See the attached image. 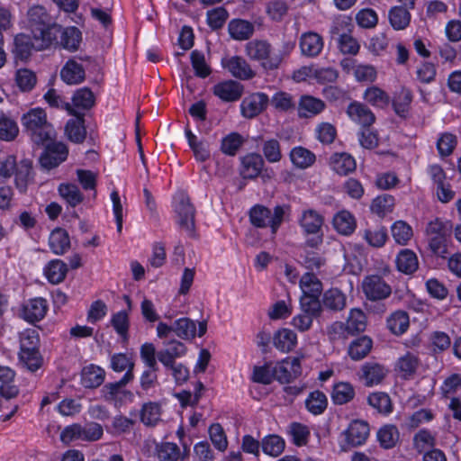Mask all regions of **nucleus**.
<instances>
[{"label": "nucleus", "mask_w": 461, "mask_h": 461, "mask_svg": "<svg viewBox=\"0 0 461 461\" xmlns=\"http://www.w3.org/2000/svg\"><path fill=\"white\" fill-rule=\"evenodd\" d=\"M28 26L38 50L50 47L57 41L60 26L52 23L50 15L41 5H34L27 12Z\"/></svg>", "instance_id": "f257e3e1"}, {"label": "nucleus", "mask_w": 461, "mask_h": 461, "mask_svg": "<svg viewBox=\"0 0 461 461\" xmlns=\"http://www.w3.org/2000/svg\"><path fill=\"white\" fill-rule=\"evenodd\" d=\"M21 122L24 131L36 144H63L57 141V132L48 122L43 109H31L22 116Z\"/></svg>", "instance_id": "f03ea898"}, {"label": "nucleus", "mask_w": 461, "mask_h": 461, "mask_svg": "<svg viewBox=\"0 0 461 461\" xmlns=\"http://www.w3.org/2000/svg\"><path fill=\"white\" fill-rule=\"evenodd\" d=\"M246 54L249 59L259 61L265 70H275L282 62L278 55L271 57L272 47L267 41L254 40L246 44Z\"/></svg>", "instance_id": "7ed1b4c3"}, {"label": "nucleus", "mask_w": 461, "mask_h": 461, "mask_svg": "<svg viewBox=\"0 0 461 461\" xmlns=\"http://www.w3.org/2000/svg\"><path fill=\"white\" fill-rule=\"evenodd\" d=\"M285 209L283 206L277 205L275 207L274 213L262 205L254 206L249 212L250 221L253 225L263 228L270 226L272 232L276 233L279 225L283 221Z\"/></svg>", "instance_id": "20e7f679"}, {"label": "nucleus", "mask_w": 461, "mask_h": 461, "mask_svg": "<svg viewBox=\"0 0 461 461\" xmlns=\"http://www.w3.org/2000/svg\"><path fill=\"white\" fill-rule=\"evenodd\" d=\"M177 214V223L181 230L189 237H195V209L185 194H180L175 209Z\"/></svg>", "instance_id": "39448f33"}, {"label": "nucleus", "mask_w": 461, "mask_h": 461, "mask_svg": "<svg viewBox=\"0 0 461 461\" xmlns=\"http://www.w3.org/2000/svg\"><path fill=\"white\" fill-rule=\"evenodd\" d=\"M133 378L134 375L130 371L126 372L121 380L114 383H107L101 390L103 398L106 402H113L114 403H121L125 399H132V393L125 387Z\"/></svg>", "instance_id": "423d86ee"}, {"label": "nucleus", "mask_w": 461, "mask_h": 461, "mask_svg": "<svg viewBox=\"0 0 461 461\" xmlns=\"http://www.w3.org/2000/svg\"><path fill=\"white\" fill-rule=\"evenodd\" d=\"M362 289L366 299L373 303L383 301L392 294L391 286L378 275L366 276Z\"/></svg>", "instance_id": "0eeeda50"}, {"label": "nucleus", "mask_w": 461, "mask_h": 461, "mask_svg": "<svg viewBox=\"0 0 461 461\" xmlns=\"http://www.w3.org/2000/svg\"><path fill=\"white\" fill-rule=\"evenodd\" d=\"M268 104L269 97L267 94L261 92L252 93L241 101V114L247 119H253L262 113Z\"/></svg>", "instance_id": "6e6552de"}, {"label": "nucleus", "mask_w": 461, "mask_h": 461, "mask_svg": "<svg viewBox=\"0 0 461 461\" xmlns=\"http://www.w3.org/2000/svg\"><path fill=\"white\" fill-rule=\"evenodd\" d=\"M302 374L299 357H287L274 367L275 379L281 384H290Z\"/></svg>", "instance_id": "1a4fd4ad"}, {"label": "nucleus", "mask_w": 461, "mask_h": 461, "mask_svg": "<svg viewBox=\"0 0 461 461\" xmlns=\"http://www.w3.org/2000/svg\"><path fill=\"white\" fill-rule=\"evenodd\" d=\"M221 64L235 78L249 80L256 76V72L251 68L248 61L240 56H232L229 59H224Z\"/></svg>", "instance_id": "9d476101"}, {"label": "nucleus", "mask_w": 461, "mask_h": 461, "mask_svg": "<svg viewBox=\"0 0 461 461\" xmlns=\"http://www.w3.org/2000/svg\"><path fill=\"white\" fill-rule=\"evenodd\" d=\"M298 116L302 119L312 118L322 113L326 104L324 101L310 95H301L296 105Z\"/></svg>", "instance_id": "9b49d317"}, {"label": "nucleus", "mask_w": 461, "mask_h": 461, "mask_svg": "<svg viewBox=\"0 0 461 461\" xmlns=\"http://www.w3.org/2000/svg\"><path fill=\"white\" fill-rule=\"evenodd\" d=\"M244 91V86L238 81L226 80L213 86V94L224 102L239 100Z\"/></svg>", "instance_id": "f8f14e48"}, {"label": "nucleus", "mask_w": 461, "mask_h": 461, "mask_svg": "<svg viewBox=\"0 0 461 461\" xmlns=\"http://www.w3.org/2000/svg\"><path fill=\"white\" fill-rule=\"evenodd\" d=\"M47 311V301L38 297L29 300L23 305L22 317L30 323H35L44 318Z\"/></svg>", "instance_id": "ddd939ff"}, {"label": "nucleus", "mask_w": 461, "mask_h": 461, "mask_svg": "<svg viewBox=\"0 0 461 461\" xmlns=\"http://www.w3.org/2000/svg\"><path fill=\"white\" fill-rule=\"evenodd\" d=\"M68 153L67 146H46L40 157L41 166L48 170L54 168L66 160Z\"/></svg>", "instance_id": "4468645a"}, {"label": "nucleus", "mask_w": 461, "mask_h": 461, "mask_svg": "<svg viewBox=\"0 0 461 461\" xmlns=\"http://www.w3.org/2000/svg\"><path fill=\"white\" fill-rule=\"evenodd\" d=\"M72 115L75 116V119L68 121L65 126V134L71 142L81 143L85 140L86 135L84 113L76 111V114Z\"/></svg>", "instance_id": "2eb2a0df"}, {"label": "nucleus", "mask_w": 461, "mask_h": 461, "mask_svg": "<svg viewBox=\"0 0 461 461\" xmlns=\"http://www.w3.org/2000/svg\"><path fill=\"white\" fill-rule=\"evenodd\" d=\"M166 348L159 350L157 357L165 366H172L175 359L184 356L186 352V347L180 341L172 339L166 344Z\"/></svg>", "instance_id": "dca6fc26"}, {"label": "nucleus", "mask_w": 461, "mask_h": 461, "mask_svg": "<svg viewBox=\"0 0 461 461\" xmlns=\"http://www.w3.org/2000/svg\"><path fill=\"white\" fill-rule=\"evenodd\" d=\"M347 442L352 446L357 447L363 444L369 435V426L364 420H353L345 432Z\"/></svg>", "instance_id": "f3484780"}, {"label": "nucleus", "mask_w": 461, "mask_h": 461, "mask_svg": "<svg viewBox=\"0 0 461 461\" xmlns=\"http://www.w3.org/2000/svg\"><path fill=\"white\" fill-rule=\"evenodd\" d=\"M347 114L352 121L361 124L363 127L371 126L375 120L372 111L358 102H353L348 106Z\"/></svg>", "instance_id": "a211bd4d"}, {"label": "nucleus", "mask_w": 461, "mask_h": 461, "mask_svg": "<svg viewBox=\"0 0 461 461\" xmlns=\"http://www.w3.org/2000/svg\"><path fill=\"white\" fill-rule=\"evenodd\" d=\"M300 48L303 55L316 57L323 48L322 38L320 34L313 32H305L301 36Z\"/></svg>", "instance_id": "6ab92c4d"}, {"label": "nucleus", "mask_w": 461, "mask_h": 461, "mask_svg": "<svg viewBox=\"0 0 461 461\" xmlns=\"http://www.w3.org/2000/svg\"><path fill=\"white\" fill-rule=\"evenodd\" d=\"M60 37V41H54L53 43L59 44L63 49L69 51H76L78 50L82 41V33L78 28L69 26L62 29L60 26V32L58 37Z\"/></svg>", "instance_id": "aec40b11"}, {"label": "nucleus", "mask_w": 461, "mask_h": 461, "mask_svg": "<svg viewBox=\"0 0 461 461\" xmlns=\"http://www.w3.org/2000/svg\"><path fill=\"white\" fill-rule=\"evenodd\" d=\"M263 166L262 157L256 153H250L241 158L240 175L243 178H255L261 173Z\"/></svg>", "instance_id": "412c9836"}, {"label": "nucleus", "mask_w": 461, "mask_h": 461, "mask_svg": "<svg viewBox=\"0 0 461 461\" xmlns=\"http://www.w3.org/2000/svg\"><path fill=\"white\" fill-rule=\"evenodd\" d=\"M32 179V162L30 159H23L14 171V185L20 193L27 191L28 185Z\"/></svg>", "instance_id": "4be33fe9"}, {"label": "nucleus", "mask_w": 461, "mask_h": 461, "mask_svg": "<svg viewBox=\"0 0 461 461\" xmlns=\"http://www.w3.org/2000/svg\"><path fill=\"white\" fill-rule=\"evenodd\" d=\"M322 308L331 312H340L347 304V297L338 288H330L324 292L321 300Z\"/></svg>", "instance_id": "5701e85b"}, {"label": "nucleus", "mask_w": 461, "mask_h": 461, "mask_svg": "<svg viewBox=\"0 0 461 461\" xmlns=\"http://www.w3.org/2000/svg\"><path fill=\"white\" fill-rule=\"evenodd\" d=\"M361 373L360 378L365 381V384L371 386L384 380L386 370L380 364L369 362L362 366Z\"/></svg>", "instance_id": "b1692460"}, {"label": "nucleus", "mask_w": 461, "mask_h": 461, "mask_svg": "<svg viewBox=\"0 0 461 461\" xmlns=\"http://www.w3.org/2000/svg\"><path fill=\"white\" fill-rule=\"evenodd\" d=\"M60 77L68 85H77L84 81L86 73L82 65L74 59H69L60 71Z\"/></svg>", "instance_id": "393cba45"}, {"label": "nucleus", "mask_w": 461, "mask_h": 461, "mask_svg": "<svg viewBox=\"0 0 461 461\" xmlns=\"http://www.w3.org/2000/svg\"><path fill=\"white\" fill-rule=\"evenodd\" d=\"M332 169L339 175L346 176L356 169V161L348 153H336L330 158Z\"/></svg>", "instance_id": "a878e982"}, {"label": "nucleus", "mask_w": 461, "mask_h": 461, "mask_svg": "<svg viewBox=\"0 0 461 461\" xmlns=\"http://www.w3.org/2000/svg\"><path fill=\"white\" fill-rule=\"evenodd\" d=\"M228 30L232 39L245 41L253 35L254 25L246 20L234 19L229 23Z\"/></svg>", "instance_id": "bb28decb"}, {"label": "nucleus", "mask_w": 461, "mask_h": 461, "mask_svg": "<svg viewBox=\"0 0 461 461\" xmlns=\"http://www.w3.org/2000/svg\"><path fill=\"white\" fill-rule=\"evenodd\" d=\"M322 224V216L314 210L303 212L300 219V225L307 235L321 232Z\"/></svg>", "instance_id": "cd10ccee"}, {"label": "nucleus", "mask_w": 461, "mask_h": 461, "mask_svg": "<svg viewBox=\"0 0 461 461\" xmlns=\"http://www.w3.org/2000/svg\"><path fill=\"white\" fill-rule=\"evenodd\" d=\"M49 244L54 254L63 255L70 248L68 233L61 228L53 230L49 239Z\"/></svg>", "instance_id": "c85d7f7f"}, {"label": "nucleus", "mask_w": 461, "mask_h": 461, "mask_svg": "<svg viewBox=\"0 0 461 461\" xmlns=\"http://www.w3.org/2000/svg\"><path fill=\"white\" fill-rule=\"evenodd\" d=\"M300 287L303 291L302 296L320 299L322 292V284L319 278L312 274H304L300 280Z\"/></svg>", "instance_id": "c756f323"}, {"label": "nucleus", "mask_w": 461, "mask_h": 461, "mask_svg": "<svg viewBox=\"0 0 461 461\" xmlns=\"http://www.w3.org/2000/svg\"><path fill=\"white\" fill-rule=\"evenodd\" d=\"M104 375V370L101 367L89 365L82 370V384L86 388H96L103 384Z\"/></svg>", "instance_id": "7c9ffc66"}, {"label": "nucleus", "mask_w": 461, "mask_h": 461, "mask_svg": "<svg viewBox=\"0 0 461 461\" xmlns=\"http://www.w3.org/2000/svg\"><path fill=\"white\" fill-rule=\"evenodd\" d=\"M59 194L71 207H76L84 201V194L79 187L72 183H62L58 187Z\"/></svg>", "instance_id": "2f4dec72"}, {"label": "nucleus", "mask_w": 461, "mask_h": 461, "mask_svg": "<svg viewBox=\"0 0 461 461\" xmlns=\"http://www.w3.org/2000/svg\"><path fill=\"white\" fill-rule=\"evenodd\" d=\"M155 450L159 461H178L185 458V455H181L180 448L176 443L162 442L157 444Z\"/></svg>", "instance_id": "473e14b6"}, {"label": "nucleus", "mask_w": 461, "mask_h": 461, "mask_svg": "<svg viewBox=\"0 0 461 461\" xmlns=\"http://www.w3.org/2000/svg\"><path fill=\"white\" fill-rule=\"evenodd\" d=\"M372 347V339L367 336H362L350 343L348 355L353 360H360L368 355Z\"/></svg>", "instance_id": "72a5a7b5"}, {"label": "nucleus", "mask_w": 461, "mask_h": 461, "mask_svg": "<svg viewBox=\"0 0 461 461\" xmlns=\"http://www.w3.org/2000/svg\"><path fill=\"white\" fill-rule=\"evenodd\" d=\"M397 269L406 275L412 274L418 268V258L410 249H402L396 258Z\"/></svg>", "instance_id": "f704fd0d"}, {"label": "nucleus", "mask_w": 461, "mask_h": 461, "mask_svg": "<svg viewBox=\"0 0 461 461\" xmlns=\"http://www.w3.org/2000/svg\"><path fill=\"white\" fill-rule=\"evenodd\" d=\"M68 266L60 259H53L45 267V276L51 284L61 283L68 273Z\"/></svg>", "instance_id": "c9c22d12"}, {"label": "nucleus", "mask_w": 461, "mask_h": 461, "mask_svg": "<svg viewBox=\"0 0 461 461\" xmlns=\"http://www.w3.org/2000/svg\"><path fill=\"white\" fill-rule=\"evenodd\" d=\"M296 342V334L288 329L279 330L274 336V345L282 352L291 351L295 347Z\"/></svg>", "instance_id": "e433bc0d"}, {"label": "nucleus", "mask_w": 461, "mask_h": 461, "mask_svg": "<svg viewBox=\"0 0 461 461\" xmlns=\"http://www.w3.org/2000/svg\"><path fill=\"white\" fill-rule=\"evenodd\" d=\"M33 48L38 50L36 48V43L32 42V39L29 35L24 34V33H20L15 36V38L14 40L13 51L16 58H18L22 60L27 59L31 56L32 50Z\"/></svg>", "instance_id": "4c0bfd02"}, {"label": "nucleus", "mask_w": 461, "mask_h": 461, "mask_svg": "<svg viewBox=\"0 0 461 461\" xmlns=\"http://www.w3.org/2000/svg\"><path fill=\"white\" fill-rule=\"evenodd\" d=\"M333 226L339 233L347 236L355 230L356 221L349 212L341 211L334 216Z\"/></svg>", "instance_id": "58836bf2"}, {"label": "nucleus", "mask_w": 461, "mask_h": 461, "mask_svg": "<svg viewBox=\"0 0 461 461\" xmlns=\"http://www.w3.org/2000/svg\"><path fill=\"white\" fill-rule=\"evenodd\" d=\"M269 104L278 112L288 113L296 108L294 96L284 91H278L269 99Z\"/></svg>", "instance_id": "ea45409f"}, {"label": "nucleus", "mask_w": 461, "mask_h": 461, "mask_svg": "<svg viewBox=\"0 0 461 461\" xmlns=\"http://www.w3.org/2000/svg\"><path fill=\"white\" fill-rule=\"evenodd\" d=\"M412 94L411 90L402 87L393 97V106L397 115L405 118L408 115Z\"/></svg>", "instance_id": "a19ab883"}, {"label": "nucleus", "mask_w": 461, "mask_h": 461, "mask_svg": "<svg viewBox=\"0 0 461 461\" xmlns=\"http://www.w3.org/2000/svg\"><path fill=\"white\" fill-rule=\"evenodd\" d=\"M95 101L93 92L87 87H83L75 92L71 105L76 111L89 110L94 106Z\"/></svg>", "instance_id": "79ce46f5"}, {"label": "nucleus", "mask_w": 461, "mask_h": 461, "mask_svg": "<svg viewBox=\"0 0 461 461\" xmlns=\"http://www.w3.org/2000/svg\"><path fill=\"white\" fill-rule=\"evenodd\" d=\"M285 440L276 434L267 435L261 440L263 452L271 456H278L281 455L285 450Z\"/></svg>", "instance_id": "37998d69"}, {"label": "nucleus", "mask_w": 461, "mask_h": 461, "mask_svg": "<svg viewBox=\"0 0 461 461\" xmlns=\"http://www.w3.org/2000/svg\"><path fill=\"white\" fill-rule=\"evenodd\" d=\"M388 18L394 30H403L410 24L411 14L402 6H394L390 9Z\"/></svg>", "instance_id": "c03bdc74"}, {"label": "nucleus", "mask_w": 461, "mask_h": 461, "mask_svg": "<svg viewBox=\"0 0 461 461\" xmlns=\"http://www.w3.org/2000/svg\"><path fill=\"white\" fill-rule=\"evenodd\" d=\"M377 439L382 447H393L399 440V431L394 425H384L377 432Z\"/></svg>", "instance_id": "a18cd8bd"}, {"label": "nucleus", "mask_w": 461, "mask_h": 461, "mask_svg": "<svg viewBox=\"0 0 461 461\" xmlns=\"http://www.w3.org/2000/svg\"><path fill=\"white\" fill-rule=\"evenodd\" d=\"M366 102L378 108H384L390 103V96L387 93L377 86H370L364 93Z\"/></svg>", "instance_id": "49530a36"}, {"label": "nucleus", "mask_w": 461, "mask_h": 461, "mask_svg": "<svg viewBox=\"0 0 461 461\" xmlns=\"http://www.w3.org/2000/svg\"><path fill=\"white\" fill-rule=\"evenodd\" d=\"M367 402L373 408L377 410L379 413L387 415L393 411L391 398L385 393H373L368 396Z\"/></svg>", "instance_id": "de8ad7c7"}, {"label": "nucleus", "mask_w": 461, "mask_h": 461, "mask_svg": "<svg viewBox=\"0 0 461 461\" xmlns=\"http://www.w3.org/2000/svg\"><path fill=\"white\" fill-rule=\"evenodd\" d=\"M409 316L403 311H397L387 319V327L395 335L404 333L409 327Z\"/></svg>", "instance_id": "09e8293b"}, {"label": "nucleus", "mask_w": 461, "mask_h": 461, "mask_svg": "<svg viewBox=\"0 0 461 461\" xmlns=\"http://www.w3.org/2000/svg\"><path fill=\"white\" fill-rule=\"evenodd\" d=\"M290 157L294 165L300 168H306L315 161V155L302 146L294 148Z\"/></svg>", "instance_id": "8fccbe9b"}, {"label": "nucleus", "mask_w": 461, "mask_h": 461, "mask_svg": "<svg viewBox=\"0 0 461 461\" xmlns=\"http://www.w3.org/2000/svg\"><path fill=\"white\" fill-rule=\"evenodd\" d=\"M366 327L365 313L359 309H352L347 320L346 330L350 334L363 332Z\"/></svg>", "instance_id": "3c124183"}, {"label": "nucleus", "mask_w": 461, "mask_h": 461, "mask_svg": "<svg viewBox=\"0 0 461 461\" xmlns=\"http://www.w3.org/2000/svg\"><path fill=\"white\" fill-rule=\"evenodd\" d=\"M327 402L326 395L322 392L316 390L309 394L305 401V405L311 413L319 415L325 411Z\"/></svg>", "instance_id": "603ef678"}, {"label": "nucleus", "mask_w": 461, "mask_h": 461, "mask_svg": "<svg viewBox=\"0 0 461 461\" xmlns=\"http://www.w3.org/2000/svg\"><path fill=\"white\" fill-rule=\"evenodd\" d=\"M419 363L417 356L411 352H407L398 359L397 367L402 373V376L407 379L415 374L419 366Z\"/></svg>", "instance_id": "864d4df0"}, {"label": "nucleus", "mask_w": 461, "mask_h": 461, "mask_svg": "<svg viewBox=\"0 0 461 461\" xmlns=\"http://www.w3.org/2000/svg\"><path fill=\"white\" fill-rule=\"evenodd\" d=\"M19 133L16 122L5 114L0 116V140L13 141Z\"/></svg>", "instance_id": "5fc2aeb1"}, {"label": "nucleus", "mask_w": 461, "mask_h": 461, "mask_svg": "<svg viewBox=\"0 0 461 461\" xmlns=\"http://www.w3.org/2000/svg\"><path fill=\"white\" fill-rule=\"evenodd\" d=\"M175 333L182 339H192L195 337L196 325L189 318H180L174 322Z\"/></svg>", "instance_id": "6e6d98bb"}, {"label": "nucleus", "mask_w": 461, "mask_h": 461, "mask_svg": "<svg viewBox=\"0 0 461 461\" xmlns=\"http://www.w3.org/2000/svg\"><path fill=\"white\" fill-rule=\"evenodd\" d=\"M355 395L353 386L348 383H339L334 385L331 398L336 404H344L350 402Z\"/></svg>", "instance_id": "4d7b16f0"}, {"label": "nucleus", "mask_w": 461, "mask_h": 461, "mask_svg": "<svg viewBox=\"0 0 461 461\" xmlns=\"http://www.w3.org/2000/svg\"><path fill=\"white\" fill-rule=\"evenodd\" d=\"M15 81L18 87L23 92H30L34 88L37 83V77L32 70L20 68L16 71Z\"/></svg>", "instance_id": "13d9d810"}, {"label": "nucleus", "mask_w": 461, "mask_h": 461, "mask_svg": "<svg viewBox=\"0 0 461 461\" xmlns=\"http://www.w3.org/2000/svg\"><path fill=\"white\" fill-rule=\"evenodd\" d=\"M394 206V198L390 194H383L373 200L371 211L379 217H384L386 213L393 211Z\"/></svg>", "instance_id": "bf43d9fd"}, {"label": "nucleus", "mask_w": 461, "mask_h": 461, "mask_svg": "<svg viewBox=\"0 0 461 461\" xmlns=\"http://www.w3.org/2000/svg\"><path fill=\"white\" fill-rule=\"evenodd\" d=\"M160 406L156 402H149L142 407L140 420L147 426H155L160 420Z\"/></svg>", "instance_id": "052dcab7"}, {"label": "nucleus", "mask_w": 461, "mask_h": 461, "mask_svg": "<svg viewBox=\"0 0 461 461\" xmlns=\"http://www.w3.org/2000/svg\"><path fill=\"white\" fill-rule=\"evenodd\" d=\"M352 24L350 20L347 17L336 18L330 29V37L332 40L338 41L346 35L351 33Z\"/></svg>", "instance_id": "680f3d73"}, {"label": "nucleus", "mask_w": 461, "mask_h": 461, "mask_svg": "<svg viewBox=\"0 0 461 461\" xmlns=\"http://www.w3.org/2000/svg\"><path fill=\"white\" fill-rule=\"evenodd\" d=\"M364 240L374 248H382L387 240V231L384 227L371 230H365L363 232Z\"/></svg>", "instance_id": "e2e57ef3"}, {"label": "nucleus", "mask_w": 461, "mask_h": 461, "mask_svg": "<svg viewBox=\"0 0 461 461\" xmlns=\"http://www.w3.org/2000/svg\"><path fill=\"white\" fill-rule=\"evenodd\" d=\"M392 235L400 245H405L412 237V230L403 221H398L392 226Z\"/></svg>", "instance_id": "0e129e2a"}, {"label": "nucleus", "mask_w": 461, "mask_h": 461, "mask_svg": "<svg viewBox=\"0 0 461 461\" xmlns=\"http://www.w3.org/2000/svg\"><path fill=\"white\" fill-rule=\"evenodd\" d=\"M317 140L322 144H331L336 139L337 130L330 122H321L315 129Z\"/></svg>", "instance_id": "69168bd1"}, {"label": "nucleus", "mask_w": 461, "mask_h": 461, "mask_svg": "<svg viewBox=\"0 0 461 461\" xmlns=\"http://www.w3.org/2000/svg\"><path fill=\"white\" fill-rule=\"evenodd\" d=\"M300 309L301 312L310 314L312 317L318 318L322 312V304L320 299L301 296Z\"/></svg>", "instance_id": "338daca9"}, {"label": "nucleus", "mask_w": 461, "mask_h": 461, "mask_svg": "<svg viewBox=\"0 0 461 461\" xmlns=\"http://www.w3.org/2000/svg\"><path fill=\"white\" fill-rule=\"evenodd\" d=\"M210 438L213 446L220 451L226 450L228 441L223 428L219 423H213L209 428Z\"/></svg>", "instance_id": "774afa93"}]
</instances>
